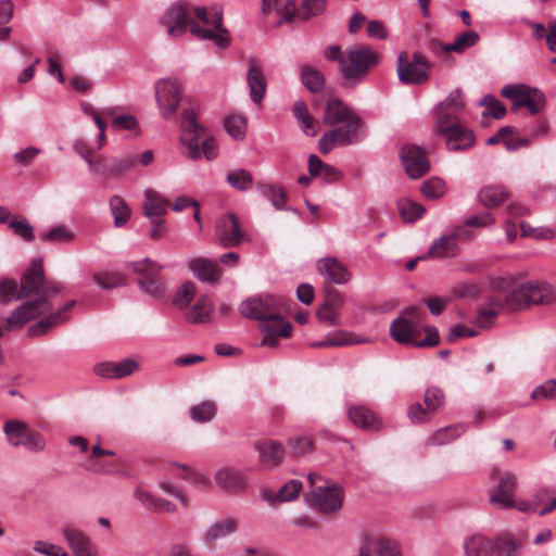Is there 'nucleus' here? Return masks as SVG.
<instances>
[{"label":"nucleus","mask_w":556,"mask_h":556,"mask_svg":"<svg viewBox=\"0 0 556 556\" xmlns=\"http://www.w3.org/2000/svg\"><path fill=\"white\" fill-rule=\"evenodd\" d=\"M21 290L24 298L33 293H38L39 296L16 307L5 319V329L9 331L20 329L25 324L47 315L28 327L27 334L29 337L43 336L52 328L64 324L70 318V309L76 303L74 300L68 301L52 312L56 296L63 293V287L56 281L45 279L40 258H34L29 268L22 275Z\"/></svg>","instance_id":"1"},{"label":"nucleus","mask_w":556,"mask_h":556,"mask_svg":"<svg viewBox=\"0 0 556 556\" xmlns=\"http://www.w3.org/2000/svg\"><path fill=\"white\" fill-rule=\"evenodd\" d=\"M554 298V288L546 281L529 280L515 283L507 291L494 294L488 305L479 311L477 321L480 327L488 328L504 311H519L529 305L548 304Z\"/></svg>","instance_id":"2"},{"label":"nucleus","mask_w":556,"mask_h":556,"mask_svg":"<svg viewBox=\"0 0 556 556\" xmlns=\"http://www.w3.org/2000/svg\"><path fill=\"white\" fill-rule=\"evenodd\" d=\"M323 123L325 125L342 124L325 132L319 139L318 148L323 154L329 153L334 147L349 146L359 139L361 118L337 98L327 102Z\"/></svg>","instance_id":"3"},{"label":"nucleus","mask_w":556,"mask_h":556,"mask_svg":"<svg viewBox=\"0 0 556 556\" xmlns=\"http://www.w3.org/2000/svg\"><path fill=\"white\" fill-rule=\"evenodd\" d=\"M181 137L180 141L187 149V154L191 159H199L201 153L210 161L216 159L218 154L217 143L213 138H205L202 150L199 146V139L204 136V128L197 122V113L192 106L184 109L180 119Z\"/></svg>","instance_id":"4"},{"label":"nucleus","mask_w":556,"mask_h":556,"mask_svg":"<svg viewBox=\"0 0 556 556\" xmlns=\"http://www.w3.org/2000/svg\"><path fill=\"white\" fill-rule=\"evenodd\" d=\"M312 490L306 494L308 503L324 514H332L341 509L343 490L337 483H330L316 473L308 475Z\"/></svg>","instance_id":"5"},{"label":"nucleus","mask_w":556,"mask_h":556,"mask_svg":"<svg viewBox=\"0 0 556 556\" xmlns=\"http://www.w3.org/2000/svg\"><path fill=\"white\" fill-rule=\"evenodd\" d=\"M194 14L201 23H190V31L194 37L202 40H212L219 48L229 46L230 38L228 30L223 26L222 12L215 11L208 14L205 8H195Z\"/></svg>","instance_id":"6"},{"label":"nucleus","mask_w":556,"mask_h":556,"mask_svg":"<svg viewBox=\"0 0 556 556\" xmlns=\"http://www.w3.org/2000/svg\"><path fill=\"white\" fill-rule=\"evenodd\" d=\"M242 316L263 323L276 319L286 311V301L282 296L264 293L251 296L239 306Z\"/></svg>","instance_id":"7"},{"label":"nucleus","mask_w":556,"mask_h":556,"mask_svg":"<svg viewBox=\"0 0 556 556\" xmlns=\"http://www.w3.org/2000/svg\"><path fill=\"white\" fill-rule=\"evenodd\" d=\"M346 60L341 65V74L346 80L358 81L379 62V54L370 47L358 45L350 48Z\"/></svg>","instance_id":"8"},{"label":"nucleus","mask_w":556,"mask_h":556,"mask_svg":"<svg viewBox=\"0 0 556 556\" xmlns=\"http://www.w3.org/2000/svg\"><path fill=\"white\" fill-rule=\"evenodd\" d=\"M425 313L416 306L402 311L401 315L390 325L391 337L400 343L413 344L419 338L424 328Z\"/></svg>","instance_id":"9"},{"label":"nucleus","mask_w":556,"mask_h":556,"mask_svg":"<svg viewBox=\"0 0 556 556\" xmlns=\"http://www.w3.org/2000/svg\"><path fill=\"white\" fill-rule=\"evenodd\" d=\"M434 131L444 139L446 149L453 152L467 151L476 142L473 131L460 121L434 122Z\"/></svg>","instance_id":"10"},{"label":"nucleus","mask_w":556,"mask_h":556,"mask_svg":"<svg viewBox=\"0 0 556 556\" xmlns=\"http://www.w3.org/2000/svg\"><path fill=\"white\" fill-rule=\"evenodd\" d=\"M501 94L511 101L514 111L525 106L530 114L535 115L546 105L544 93L525 84L506 85Z\"/></svg>","instance_id":"11"},{"label":"nucleus","mask_w":556,"mask_h":556,"mask_svg":"<svg viewBox=\"0 0 556 556\" xmlns=\"http://www.w3.org/2000/svg\"><path fill=\"white\" fill-rule=\"evenodd\" d=\"M3 431L7 441L14 447L24 446L31 452H41L46 447L43 437L31 430L28 425L22 420L9 419L4 422Z\"/></svg>","instance_id":"12"},{"label":"nucleus","mask_w":556,"mask_h":556,"mask_svg":"<svg viewBox=\"0 0 556 556\" xmlns=\"http://www.w3.org/2000/svg\"><path fill=\"white\" fill-rule=\"evenodd\" d=\"M396 72L399 80L404 85H421L429 79L430 64L419 53L412 58L405 52L397 56Z\"/></svg>","instance_id":"13"},{"label":"nucleus","mask_w":556,"mask_h":556,"mask_svg":"<svg viewBox=\"0 0 556 556\" xmlns=\"http://www.w3.org/2000/svg\"><path fill=\"white\" fill-rule=\"evenodd\" d=\"M126 267L132 273L140 275L138 283L140 288L153 298H162L165 292V283L159 277L162 266L150 258L127 263Z\"/></svg>","instance_id":"14"},{"label":"nucleus","mask_w":556,"mask_h":556,"mask_svg":"<svg viewBox=\"0 0 556 556\" xmlns=\"http://www.w3.org/2000/svg\"><path fill=\"white\" fill-rule=\"evenodd\" d=\"M181 84L174 78L160 79L155 85V98L164 118L172 117L180 103Z\"/></svg>","instance_id":"15"},{"label":"nucleus","mask_w":556,"mask_h":556,"mask_svg":"<svg viewBox=\"0 0 556 556\" xmlns=\"http://www.w3.org/2000/svg\"><path fill=\"white\" fill-rule=\"evenodd\" d=\"M498 476V484L490 492V503L501 509L511 508L515 505L513 495L517 485L515 475L510 472L500 473L494 470L492 477Z\"/></svg>","instance_id":"16"},{"label":"nucleus","mask_w":556,"mask_h":556,"mask_svg":"<svg viewBox=\"0 0 556 556\" xmlns=\"http://www.w3.org/2000/svg\"><path fill=\"white\" fill-rule=\"evenodd\" d=\"M188 14V5L184 2H177L166 9L160 18V23L166 28L168 36L173 38L180 37L190 27L191 22L187 18Z\"/></svg>","instance_id":"17"},{"label":"nucleus","mask_w":556,"mask_h":556,"mask_svg":"<svg viewBox=\"0 0 556 556\" xmlns=\"http://www.w3.org/2000/svg\"><path fill=\"white\" fill-rule=\"evenodd\" d=\"M401 160L407 175L413 179L424 176L430 168V164L422 149L406 144L401 149Z\"/></svg>","instance_id":"18"},{"label":"nucleus","mask_w":556,"mask_h":556,"mask_svg":"<svg viewBox=\"0 0 556 556\" xmlns=\"http://www.w3.org/2000/svg\"><path fill=\"white\" fill-rule=\"evenodd\" d=\"M216 236L224 248H232L241 243L244 233L240 228L238 218L229 213L218 218Z\"/></svg>","instance_id":"19"},{"label":"nucleus","mask_w":556,"mask_h":556,"mask_svg":"<svg viewBox=\"0 0 556 556\" xmlns=\"http://www.w3.org/2000/svg\"><path fill=\"white\" fill-rule=\"evenodd\" d=\"M140 365L136 359L125 358L119 362H101L94 365L93 371L103 379H124L139 370Z\"/></svg>","instance_id":"20"},{"label":"nucleus","mask_w":556,"mask_h":556,"mask_svg":"<svg viewBox=\"0 0 556 556\" xmlns=\"http://www.w3.org/2000/svg\"><path fill=\"white\" fill-rule=\"evenodd\" d=\"M343 304L344 298L339 291H329L325 302L317 309V318L327 326H340Z\"/></svg>","instance_id":"21"},{"label":"nucleus","mask_w":556,"mask_h":556,"mask_svg":"<svg viewBox=\"0 0 556 556\" xmlns=\"http://www.w3.org/2000/svg\"><path fill=\"white\" fill-rule=\"evenodd\" d=\"M316 268L326 280L337 285H344L351 279V274L346 266L332 256L319 258L316 263Z\"/></svg>","instance_id":"22"},{"label":"nucleus","mask_w":556,"mask_h":556,"mask_svg":"<svg viewBox=\"0 0 556 556\" xmlns=\"http://www.w3.org/2000/svg\"><path fill=\"white\" fill-rule=\"evenodd\" d=\"M258 452L260 464L267 469H273L281 464L285 457V447L281 443L274 440H261L254 444Z\"/></svg>","instance_id":"23"},{"label":"nucleus","mask_w":556,"mask_h":556,"mask_svg":"<svg viewBox=\"0 0 556 556\" xmlns=\"http://www.w3.org/2000/svg\"><path fill=\"white\" fill-rule=\"evenodd\" d=\"M465 106V100L459 89H455L434 108V122L459 121L457 113Z\"/></svg>","instance_id":"24"},{"label":"nucleus","mask_w":556,"mask_h":556,"mask_svg":"<svg viewBox=\"0 0 556 556\" xmlns=\"http://www.w3.org/2000/svg\"><path fill=\"white\" fill-rule=\"evenodd\" d=\"M214 480L222 490L230 494H239L247 489L243 473L231 467L218 469L214 475Z\"/></svg>","instance_id":"25"},{"label":"nucleus","mask_w":556,"mask_h":556,"mask_svg":"<svg viewBox=\"0 0 556 556\" xmlns=\"http://www.w3.org/2000/svg\"><path fill=\"white\" fill-rule=\"evenodd\" d=\"M247 81L252 102L255 104L261 103L265 97L267 84L262 67L256 61L252 60L249 62Z\"/></svg>","instance_id":"26"},{"label":"nucleus","mask_w":556,"mask_h":556,"mask_svg":"<svg viewBox=\"0 0 556 556\" xmlns=\"http://www.w3.org/2000/svg\"><path fill=\"white\" fill-rule=\"evenodd\" d=\"M262 331L264 333L263 343L275 346L277 338H288L292 332V325L285 320L282 314L276 319H267L262 323Z\"/></svg>","instance_id":"27"},{"label":"nucleus","mask_w":556,"mask_h":556,"mask_svg":"<svg viewBox=\"0 0 556 556\" xmlns=\"http://www.w3.org/2000/svg\"><path fill=\"white\" fill-rule=\"evenodd\" d=\"M63 536L75 556H93V545L84 532L66 527L63 529Z\"/></svg>","instance_id":"28"},{"label":"nucleus","mask_w":556,"mask_h":556,"mask_svg":"<svg viewBox=\"0 0 556 556\" xmlns=\"http://www.w3.org/2000/svg\"><path fill=\"white\" fill-rule=\"evenodd\" d=\"M168 200L160 192L153 189L144 190V200L142 202V213L151 222L153 218H160L167 213Z\"/></svg>","instance_id":"29"},{"label":"nucleus","mask_w":556,"mask_h":556,"mask_svg":"<svg viewBox=\"0 0 556 556\" xmlns=\"http://www.w3.org/2000/svg\"><path fill=\"white\" fill-rule=\"evenodd\" d=\"M509 198V192L504 186L488 185L482 187L477 195L478 202L486 207L494 208L503 204Z\"/></svg>","instance_id":"30"},{"label":"nucleus","mask_w":556,"mask_h":556,"mask_svg":"<svg viewBox=\"0 0 556 556\" xmlns=\"http://www.w3.org/2000/svg\"><path fill=\"white\" fill-rule=\"evenodd\" d=\"M263 12L267 15L273 13L281 17L280 22H291L298 17L295 0H262Z\"/></svg>","instance_id":"31"},{"label":"nucleus","mask_w":556,"mask_h":556,"mask_svg":"<svg viewBox=\"0 0 556 556\" xmlns=\"http://www.w3.org/2000/svg\"><path fill=\"white\" fill-rule=\"evenodd\" d=\"M493 539L483 534H473L464 542L466 556H494Z\"/></svg>","instance_id":"32"},{"label":"nucleus","mask_w":556,"mask_h":556,"mask_svg":"<svg viewBox=\"0 0 556 556\" xmlns=\"http://www.w3.org/2000/svg\"><path fill=\"white\" fill-rule=\"evenodd\" d=\"M457 251L458 244L456 241V235L452 233L435 239L431 243L427 252V256L429 258H447L455 256Z\"/></svg>","instance_id":"33"},{"label":"nucleus","mask_w":556,"mask_h":556,"mask_svg":"<svg viewBox=\"0 0 556 556\" xmlns=\"http://www.w3.org/2000/svg\"><path fill=\"white\" fill-rule=\"evenodd\" d=\"M213 309L211 299L203 294L198 298L192 306L187 308L185 317L191 324H205L210 321Z\"/></svg>","instance_id":"34"},{"label":"nucleus","mask_w":556,"mask_h":556,"mask_svg":"<svg viewBox=\"0 0 556 556\" xmlns=\"http://www.w3.org/2000/svg\"><path fill=\"white\" fill-rule=\"evenodd\" d=\"M189 268L202 281L215 282L219 279L220 271L214 261L197 257L190 261Z\"/></svg>","instance_id":"35"},{"label":"nucleus","mask_w":556,"mask_h":556,"mask_svg":"<svg viewBox=\"0 0 556 556\" xmlns=\"http://www.w3.org/2000/svg\"><path fill=\"white\" fill-rule=\"evenodd\" d=\"M350 420L358 428L376 431L380 428V420L368 408L364 406H352L349 408Z\"/></svg>","instance_id":"36"},{"label":"nucleus","mask_w":556,"mask_h":556,"mask_svg":"<svg viewBox=\"0 0 556 556\" xmlns=\"http://www.w3.org/2000/svg\"><path fill=\"white\" fill-rule=\"evenodd\" d=\"M465 431L466 428L462 424L440 428L427 437L425 443L427 446L446 445L459 438Z\"/></svg>","instance_id":"37"},{"label":"nucleus","mask_w":556,"mask_h":556,"mask_svg":"<svg viewBox=\"0 0 556 556\" xmlns=\"http://www.w3.org/2000/svg\"><path fill=\"white\" fill-rule=\"evenodd\" d=\"M494 555L496 556H520L522 543L511 533H501L495 539Z\"/></svg>","instance_id":"38"},{"label":"nucleus","mask_w":556,"mask_h":556,"mask_svg":"<svg viewBox=\"0 0 556 556\" xmlns=\"http://www.w3.org/2000/svg\"><path fill=\"white\" fill-rule=\"evenodd\" d=\"M302 490V482L291 480L285 483L278 492L265 491L263 497L266 502L274 505L278 502H288L295 498Z\"/></svg>","instance_id":"39"},{"label":"nucleus","mask_w":556,"mask_h":556,"mask_svg":"<svg viewBox=\"0 0 556 556\" xmlns=\"http://www.w3.org/2000/svg\"><path fill=\"white\" fill-rule=\"evenodd\" d=\"M135 496L137 500H139L142 504H144L149 509H151L154 513H175L176 511V505L172 502L155 497L148 491L137 488L135 491Z\"/></svg>","instance_id":"40"},{"label":"nucleus","mask_w":556,"mask_h":556,"mask_svg":"<svg viewBox=\"0 0 556 556\" xmlns=\"http://www.w3.org/2000/svg\"><path fill=\"white\" fill-rule=\"evenodd\" d=\"M237 530V521L232 518L222 519L212 525L204 536V542L210 547H213L214 542L218 539L225 538Z\"/></svg>","instance_id":"41"},{"label":"nucleus","mask_w":556,"mask_h":556,"mask_svg":"<svg viewBox=\"0 0 556 556\" xmlns=\"http://www.w3.org/2000/svg\"><path fill=\"white\" fill-rule=\"evenodd\" d=\"M368 541L376 556H402L400 544L391 538L379 535Z\"/></svg>","instance_id":"42"},{"label":"nucleus","mask_w":556,"mask_h":556,"mask_svg":"<svg viewBox=\"0 0 556 556\" xmlns=\"http://www.w3.org/2000/svg\"><path fill=\"white\" fill-rule=\"evenodd\" d=\"M556 399V384H538L527 397L520 399L521 406H530L533 403L549 401Z\"/></svg>","instance_id":"43"},{"label":"nucleus","mask_w":556,"mask_h":556,"mask_svg":"<svg viewBox=\"0 0 556 556\" xmlns=\"http://www.w3.org/2000/svg\"><path fill=\"white\" fill-rule=\"evenodd\" d=\"M301 81L311 92H318L325 86L323 73L309 65H303L301 67Z\"/></svg>","instance_id":"44"},{"label":"nucleus","mask_w":556,"mask_h":556,"mask_svg":"<svg viewBox=\"0 0 556 556\" xmlns=\"http://www.w3.org/2000/svg\"><path fill=\"white\" fill-rule=\"evenodd\" d=\"M293 114L299 122L301 129L306 136L314 137L316 131L314 129V118L308 113L307 105L304 101L298 100L293 104Z\"/></svg>","instance_id":"45"},{"label":"nucleus","mask_w":556,"mask_h":556,"mask_svg":"<svg viewBox=\"0 0 556 556\" xmlns=\"http://www.w3.org/2000/svg\"><path fill=\"white\" fill-rule=\"evenodd\" d=\"M359 342H362V340H356L352 333L340 330L330 333L324 340L314 342L312 345L314 348L346 346Z\"/></svg>","instance_id":"46"},{"label":"nucleus","mask_w":556,"mask_h":556,"mask_svg":"<svg viewBox=\"0 0 556 556\" xmlns=\"http://www.w3.org/2000/svg\"><path fill=\"white\" fill-rule=\"evenodd\" d=\"M110 208L116 227H122L128 222L130 210L123 198L114 195L110 200Z\"/></svg>","instance_id":"47"},{"label":"nucleus","mask_w":556,"mask_h":556,"mask_svg":"<svg viewBox=\"0 0 556 556\" xmlns=\"http://www.w3.org/2000/svg\"><path fill=\"white\" fill-rule=\"evenodd\" d=\"M226 131L236 140H243L247 134V119L241 115H229L224 121Z\"/></svg>","instance_id":"48"},{"label":"nucleus","mask_w":556,"mask_h":556,"mask_svg":"<svg viewBox=\"0 0 556 556\" xmlns=\"http://www.w3.org/2000/svg\"><path fill=\"white\" fill-rule=\"evenodd\" d=\"M23 298L22 290L15 280L9 278L0 280V304H8Z\"/></svg>","instance_id":"49"},{"label":"nucleus","mask_w":556,"mask_h":556,"mask_svg":"<svg viewBox=\"0 0 556 556\" xmlns=\"http://www.w3.org/2000/svg\"><path fill=\"white\" fill-rule=\"evenodd\" d=\"M227 182L235 189L240 191L249 190L253 185V177L252 175L243 169L238 168L229 172L227 174Z\"/></svg>","instance_id":"50"},{"label":"nucleus","mask_w":556,"mask_h":556,"mask_svg":"<svg viewBox=\"0 0 556 556\" xmlns=\"http://www.w3.org/2000/svg\"><path fill=\"white\" fill-rule=\"evenodd\" d=\"M93 280L102 289H113L126 285L125 277L117 271H100L93 275Z\"/></svg>","instance_id":"51"},{"label":"nucleus","mask_w":556,"mask_h":556,"mask_svg":"<svg viewBox=\"0 0 556 556\" xmlns=\"http://www.w3.org/2000/svg\"><path fill=\"white\" fill-rule=\"evenodd\" d=\"M424 403L429 410H433L435 414L444 406L445 395L439 387L430 386L426 389Z\"/></svg>","instance_id":"52"},{"label":"nucleus","mask_w":556,"mask_h":556,"mask_svg":"<svg viewBox=\"0 0 556 556\" xmlns=\"http://www.w3.org/2000/svg\"><path fill=\"white\" fill-rule=\"evenodd\" d=\"M197 289L193 282L186 281L176 291L173 303L178 308H187L195 296Z\"/></svg>","instance_id":"53"},{"label":"nucleus","mask_w":556,"mask_h":556,"mask_svg":"<svg viewBox=\"0 0 556 556\" xmlns=\"http://www.w3.org/2000/svg\"><path fill=\"white\" fill-rule=\"evenodd\" d=\"M479 40V35L476 31H467L458 36L455 41L444 47V51L463 52L467 48L475 46Z\"/></svg>","instance_id":"54"},{"label":"nucleus","mask_w":556,"mask_h":556,"mask_svg":"<svg viewBox=\"0 0 556 556\" xmlns=\"http://www.w3.org/2000/svg\"><path fill=\"white\" fill-rule=\"evenodd\" d=\"M262 194L268 199L271 204L278 208H285L287 195L286 191L281 186L278 185H267L262 188Z\"/></svg>","instance_id":"55"},{"label":"nucleus","mask_w":556,"mask_h":556,"mask_svg":"<svg viewBox=\"0 0 556 556\" xmlns=\"http://www.w3.org/2000/svg\"><path fill=\"white\" fill-rule=\"evenodd\" d=\"M326 0H302L298 17L302 21L317 16L325 11Z\"/></svg>","instance_id":"56"},{"label":"nucleus","mask_w":556,"mask_h":556,"mask_svg":"<svg viewBox=\"0 0 556 556\" xmlns=\"http://www.w3.org/2000/svg\"><path fill=\"white\" fill-rule=\"evenodd\" d=\"M216 414L215 404L212 402H202L190 408V417L198 422L210 421Z\"/></svg>","instance_id":"57"},{"label":"nucleus","mask_w":556,"mask_h":556,"mask_svg":"<svg viewBox=\"0 0 556 556\" xmlns=\"http://www.w3.org/2000/svg\"><path fill=\"white\" fill-rule=\"evenodd\" d=\"M9 227L16 236L21 237L25 241H33L35 238L33 226L25 218L17 215L12 217L9 223Z\"/></svg>","instance_id":"58"},{"label":"nucleus","mask_w":556,"mask_h":556,"mask_svg":"<svg viewBox=\"0 0 556 556\" xmlns=\"http://www.w3.org/2000/svg\"><path fill=\"white\" fill-rule=\"evenodd\" d=\"M400 213L405 222L414 223L421 218L425 213V207L413 201H403L400 203Z\"/></svg>","instance_id":"59"},{"label":"nucleus","mask_w":556,"mask_h":556,"mask_svg":"<svg viewBox=\"0 0 556 556\" xmlns=\"http://www.w3.org/2000/svg\"><path fill=\"white\" fill-rule=\"evenodd\" d=\"M421 192L428 199H438L445 194L446 185L441 178H431L421 185Z\"/></svg>","instance_id":"60"},{"label":"nucleus","mask_w":556,"mask_h":556,"mask_svg":"<svg viewBox=\"0 0 556 556\" xmlns=\"http://www.w3.org/2000/svg\"><path fill=\"white\" fill-rule=\"evenodd\" d=\"M174 467L176 469L174 471V473L178 478L190 481L194 484H200V485L208 484V480L205 476L192 470L189 466L180 464V465H174Z\"/></svg>","instance_id":"61"},{"label":"nucleus","mask_w":556,"mask_h":556,"mask_svg":"<svg viewBox=\"0 0 556 556\" xmlns=\"http://www.w3.org/2000/svg\"><path fill=\"white\" fill-rule=\"evenodd\" d=\"M136 162L137 159L135 155H126L122 159L114 160L110 165L109 175L112 177L123 176L135 166Z\"/></svg>","instance_id":"62"},{"label":"nucleus","mask_w":556,"mask_h":556,"mask_svg":"<svg viewBox=\"0 0 556 556\" xmlns=\"http://www.w3.org/2000/svg\"><path fill=\"white\" fill-rule=\"evenodd\" d=\"M432 414H434L433 410H429L426 405L422 407L420 403L412 404L407 410V416L414 424L428 422Z\"/></svg>","instance_id":"63"},{"label":"nucleus","mask_w":556,"mask_h":556,"mask_svg":"<svg viewBox=\"0 0 556 556\" xmlns=\"http://www.w3.org/2000/svg\"><path fill=\"white\" fill-rule=\"evenodd\" d=\"M111 126L115 130H129V131H138V121L131 114H122L117 115L112 119Z\"/></svg>","instance_id":"64"}]
</instances>
